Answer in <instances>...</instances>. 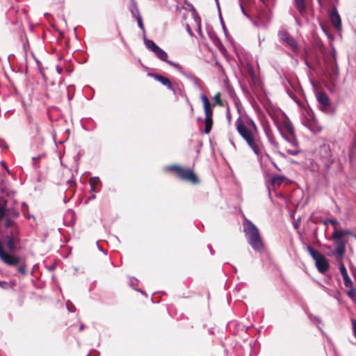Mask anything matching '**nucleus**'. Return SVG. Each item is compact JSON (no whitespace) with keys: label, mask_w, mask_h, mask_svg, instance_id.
Instances as JSON below:
<instances>
[{"label":"nucleus","mask_w":356,"mask_h":356,"mask_svg":"<svg viewBox=\"0 0 356 356\" xmlns=\"http://www.w3.org/2000/svg\"><path fill=\"white\" fill-rule=\"evenodd\" d=\"M261 1H263V2H264V1H265V0H261Z\"/></svg>","instance_id":"obj_39"},{"label":"nucleus","mask_w":356,"mask_h":356,"mask_svg":"<svg viewBox=\"0 0 356 356\" xmlns=\"http://www.w3.org/2000/svg\"><path fill=\"white\" fill-rule=\"evenodd\" d=\"M13 224V222L8 218L6 219V227H11Z\"/></svg>","instance_id":"obj_30"},{"label":"nucleus","mask_w":356,"mask_h":356,"mask_svg":"<svg viewBox=\"0 0 356 356\" xmlns=\"http://www.w3.org/2000/svg\"><path fill=\"white\" fill-rule=\"evenodd\" d=\"M352 234V232L348 229H335L332 234L334 249L331 250L330 252L328 253V255H336L337 257L343 258L347 243L346 236Z\"/></svg>","instance_id":"obj_3"},{"label":"nucleus","mask_w":356,"mask_h":356,"mask_svg":"<svg viewBox=\"0 0 356 356\" xmlns=\"http://www.w3.org/2000/svg\"><path fill=\"white\" fill-rule=\"evenodd\" d=\"M5 215V206L0 207V219H1Z\"/></svg>","instance_id":"obj_28"},{"label":"nucleus","mask_w":356,"mask_h":356,"mask_svg":"<svg viewBox=\"0 0 356 356\" xmlns=\"http://www.w3.org/2000/svg\"><path fill=\"white\" fill-rule=\"evenodd\" d=\"M136 12H137L136 19H137L138 25L140 28V29L144 30V26H143V22H142V18H141L137 8H136Z\"/></svg>","instance_id":"obj_23"},{"label":"nucleus","mask_w":356,"mask_h":356,"mask_svg":"<svg viewBox=\"0 0 356 356\" xmlns=\"http://www.w3.org/2000/svg\"><path fill=\"white\" fill-rule=\"evenodd\" d=\"M155 79L161 83L163 86H167L170 90H171L175 92V90L173 88V86H172L170 79H168V78H166V77H165L163 76H161V75H156V76H155Z\"/></svg>","instance_id":"obj_15"},{"label":"nucleus","mask_w":356,"mask_h":356,"mask_svg":"<svg viewBox=\"0 0 356 356\" xmlns=\"http://www.w3.org/2000/svg\"><path fill=\"white\" fill-rule=\"evenodd\" d=\"M297 9L300 13L306 10V5L304 0H294Z\"/></svg>","instance_id":"obj_18"},{"label":"nucleus","mask_w":356,"mask_h":356,"mask_svg":"<svg viewBox=\"0 0 356 356\" xmlns=\"http://www.w3.org/2000/svg\"><path fill=\"white\" fill-rule=\"evenodd\" d=\"M191 111H193V106H191Z\"/></svg>","instance_id":"obj_38"},{"label":"nucleus","mask_w":356,"mask_h":356,"mask_svg":"<svg viewBox=\"0 0 356 356\" xmlns=\"http://www.w3.org/2000/svg\"><path fill=\"white\" fill-rule=\"evenodd\" d=\"M307 250L313 259L315 261L316 266L318 270L321 273H325L329 270L330 264L324 255L315 250L310 245L307 247Z\"/></svg>","instance_id":"obj_6"},{"label":"nucleus","mask_w":356,"mask_h":356,"mask_svg":"<svg viewBox=\"0 0 356 356\" xmlns=\"http://www.w3.org/2000/svg\"><path fill=\"white\" fill-rule=\"evenodd\" d=\"M187 29H188V31L189 33H190L191 35H192L191 30V29L189 28V26H188V27H187Z\"/></svg>","instance_id":"obj_35"},{"label":"nucleus","mask_w":356,"mask_h":356,"mask_svg":"<svg viewBox=\"0 0 356 356\" xmlns=\"http://www.w3.org/2000/svg\"><path fill=\"white\" fill-rule=\"evenodd\" d=\"M244 232L251 247L257 251L264 248L262 238L257 227L249 220H245L243 225Z\"/></svg>","instance_id":"obj_4"},{"label":"nucleus","mask_w":356,"mask_h":356,"mask_svg":"<svg viewBox=\"0 0 356 356\" xmlns=\"http://www.w3.org/2000/svg\"><path fill=\"white\" fill-rule=\"evenodd\" d=\"M316 99L318 102L323 108H325L330 105V99L328 96L324 92H318L316 95Z\"/></svg>","instance_id":"obj_14"},{"label":"nucleus","mask_w":356,"mask_h":356,"mask_svg":"<svg viewBox=\"0 0 356 356\" xmlns=\"http://www.w3.org/2000/svg\"><path fill=\"white\" fill-rule=\"evenodd\" d=\"M0 259L8 266H17L20 264V257L13 254L6 253L3 247V243L0 241Z\"/></svg>","instance_id":"obj_9"},{"label":"nucleus","mask_w":356,"mask_h":356,"mask_svg":"<svg viewBox=\"0 0 356 356\" xmlns=\"http://www.w3.org/2000/svg\"><path fill=\"white\" fill-rule=\"evenodd\" d=\"M17 234H18V232L17 230H16L15 233H13V231H12L10 232V234L7 235L6 237V245L8 250L10 252H13L15 249V243H16V241L17 240Z\"/></svg>","instance_id":"obj_11"},{"label":"nucleus","mask_w":356,"mask_h":356,"mask_svg":"<svg viewBox=\"0 0 356 356\" xmlns=\"http://www.w3.org/2000/svg\"><path fill=\"white\" fill-rule=\"evenodd\" d=\"M356 148V140H355V141L353 142V144L352 145V147H350V150H349V156L351 158L353 155V151L354 149Z\"/></svg>","instance_id":"obj_27"},{"label":"nucleus","mask_w":356,"mask_h":356,"mask_svg":"<svg viewBox=\"0 0 356 356\" xmlns=\"http://www.w3.org/2000/svg\"><path fill=\"white\" fill-rule=\"evenodd\" d=\"M236 129L239 135L247 143L254 153L258 156L262 154L263 144L259 135V130L255 122L248 118L245 122L239 116L235 122Z\"/></svg>","instance_id":"obj_1"},{"label":"nucleus","mask_w":356,"mask_h":356,"mask_svg":"<svg viewBox=\"0 0 356 356\" xmlns=\"http://www.w3.org/2000/svg\"><path fill=\"white\" fill-rule=\"evenodd\" d=\"M171 170H175L179 177L185 181L196 184L198 181L197 176L191 169H185L179 165H172L169 167Z\"/></svg>","instance_id":"obj_8"},{"label":"nucleus","mask_w":356,"mask_h":356,"mask_svg":"<svg viewBox=\"0 0 356 356\" xmlns=\"http://www.w3.org/2000/svg\"><path fill=\"white\" fill-rule=\"evenodd\" d=\"M324 225H327L328 224H330L334 227V229H337V226L339 225V222L337 220H332L329 219L327 220H325L323 222Z\"/></svg>","instance_id":"obj_22"},{"label":"nucleus","mask_w":356,"mask_h":356,"mask_svg":"<svg viewBox=\"0 0 356 356\" xmlns=\"http://www.w3.org/2000/svg\"><path fill=\"white\" fill-rule=\"evenodd\" d=\"M13 216H15V217H17L19 214H18V213H17V212H16V211H13Z\"/></svg>","instance_id":"obj_33"},{"label":"nucleus","mask_w":356,"mask_h":356,"mask_svg":"<svg viewBox=\"0 0 356 356\" xmlns=\"http://www.w3.org/2000/svg\"><path fill=\"white\" fill-rule=\"evenodd\" d=\"M352 328L354 336L356 337V320L354 318L351 319Z\"/></svg>","instance_id":"obj_26"},{"label":"nucleus","mask_w":356,"mask_h":356,"mask_svg":"<svg viewBox=\"0 0 356 356\" xmlns=\"http://www.w3.org/2000/svg\"><path fill=\"white\" fill-rule=\"evenodd\" d=\"M342 278H343V283H344V285L346 287L350 288L351 286H353V282L351 281L348 275L343 277Z\"/></svg>","instance_id":"obj_21"},{"label":"nucleus","mask_w":356,"mask_h":356,"mask_svg":"<svg viewBox=\"0 0 356 356\" xmlns=\"http://www.w3.org/2000/svg\"><path fill=\"white\" fill-rule=\"evenodd\" d=\"M279 129L282 136L290 146V147H285L286 152L293 156L298 154L300 152L298 142L292 124L289 122L285 121Z\"/></svg>","instance_id":"obj_2"},{"label":"nucleus","mask_w":356,"mask_h":356,"mask_svg":"<svg viewBox=\"0 0 356 356\" xmlns=\"http://www.w3.org/2000/svg\"><path fill=\"white\" fill-rule=\"evenodd\" d=\"M145 44L146 47L154 53V54L162 61L166 62L179 72H182V67L180 65L168 60L167 53L161 49L153 40H145Z\"/></svg>","instance_id":"obj_5"},{"label":"nucleus","mask_w":356,"mask_h":356,"mask_svg":"<svg viewBox=\"0 0 356 356\" xmlns=\"http://www.w3.org/2000/svg\"><path fill=\"white\" fill-rule=\"evenodd\" d=\"M97 181H99V180L96 179V178H92L90 180V184H91L92 187L93 188L95 184H96Z\"/></svg>","instance_id":"obj_29"},{"label":"nucleus","mask_w":356,"mask_h":356,"mask_svg":"<svg viewBox=\"0 0 356 356\" xmlns=\"http://www.w3.org/2000/svg\"><path fill=\"white\" fill-rule=\"evenodd\" d=\"M320 158L327 169H329L331 165L335 161V156L332 150L328 144H323L319 149Z\"/></svg>","instance_id":"obj_7"},{"label":"nucleus","mask_w":356,"mask_h":356,"mask_svg":"<svg viewBox=\"0 0 356 356\" xmlns=\"http://www.w3.org/2000/svg\"><path fill=\"white\" fill-rule=\"evenodd\" d=\"M213 99L215 101L216 104L222 105L220 92H218L214 95Z\"/></svg>","instance_id":"obj_25"},{"label":"nucleus","mask_w":356,"mask_h":356,"mask_svg":"<svg viewBox=\"0 0 356 356\" xmlns=\"http://www.w3.org/2000/svg\"><path fill=\"white\" fill-rule=\"evenodd\" d=\"M83 325H81L80 327V330H83Z\"/></svg>","instance_id":"obj_37"},{"label":"nucleus","mask_w":356,"mask_h":356,"mask_svg":"<svg viewBox=\"0 0 356 356\" xmlns=\"http://www.w3.org/2000/svg\"><path fill=\"white\" fill-rule=\"evenodd\" d=\"M272 164H273V166H274L275 168H276L277 170H280V169L278 168V167L277 166V165H276L273 161L272 162Z\"/></svg>","instance_id":"obj_34"},{"label":"nucleus","mask_w":356,"mask_h":356,"mask_svg":"<svg viewBox=\"0 0 356 356\" xmlns=\"http://www.w3.org/2000/svg\"><path fill=\"white\" fill-rule=\"evenodd\" d=\"M330 20L332 25L337 29H341V17L336 8H333L330 13Z\"/></svg>","instance_id":"obj_12"},{"label":"nucleus","mask_w":356,"mask_h":356,"mask_svg":"<svg viewBox=\"0 0 356 356\" xmlns=\"http://www.w3.org/2000/svg\"><path fill=\"white\" fill-rule=\"evenodd\" d=\"M284 180L285 177L284 176L275 175L272 177L271 183L274 186H280Z\"/></svg>","instance_id":"obj_17"},{"label":"nucleus","mask_w":356,"mask_h":356,"mask_svg":"<svg viewBox=\"0 0 356 356\" xmlns=\"http://www.w3.org/2000/svg\"><path fill=\"white\" fill-rule=\"evenodd\" d=\"M280 38L285 42L289 46L293 49H298V44L296 40L285 31H280L278 33Z\"/></svg>","instance_id":"obj_10"},{"label":"nucleus","mask_w":356,"mask_h":356,"mask_svg":"<svg viewBox=\"0 0 356 356\" xmlns=\"http://www.w3.org/2000/svg\"><path fill=\"white\" fill-rule=\"evenodd\" d=\"M201 99L203 103L205 118H212L213 111L211 105L206 95H201Z\"/></svg>","instance_id":"obj_13"},{"label":"nucleus","mask_w":356,"mask_h":356,"mask_svg":"<svg viewBox=\"0 0 356 356\" xmlns=\"http://www.w3.org/2000/svg\"><path fill=\"white\" fill-rule=\"evenodd\" d=\"M347 295L352 300L356 302V289L353 286L349 288Z\"/></svg>","instance_id":"obj_20"},{"label":"nucleus","mask_w":356,"mask_h":356,"mask_svg":"<svg viewBox=\"0 0 356 356\" xmlns=\"http://www.w3.org/2000/svg\"><path fill=\"white\" fill-rule=\"evenodd\" d=\"M3 283L1 281H0V287L3 288Z\"/></svg>","instance_id":"obj_36"},{"label":"nucleus","mask_w":356,"mask_h":356,"mask_svg":"<svg viewBox=\"0 0 356 356\" xmlns=\"http://www.w3.org/2000/svg\"><path fill=\"white\" fill-rule=\"evenodd\" d=\"M241 10H242L243 13L245 15L248 16V15H247V14L245 13V10H244V8H243V6H242V5H241Z\"/></svg>","instance_id":"obj_32"},{"label":"nucleus","mask_w":356,"mask_h":356,"mask_svg":"<svg viewBox=\"0 0 356 356\" xmlns=\"http://www.w3.org/2000/svg\"><path fill=\"white\" fill-rule=\"evenodd\" d=\"M337 261L339 264V271H340V273H341L342 277L348 275V272H347L345 265L343 262V258L337 257Z\"/></svg>","instance_id":"obj_16"},{"label":"nucleus","mask_w":356,"mask_h":356,"mask_svg":"<svg viewBox=\"0 0 356 356\" xmlns=\"http://www.w3.org/2000/svg\"><path fill=\"white\" fill-rule=\"evenodd\" d=\"M212 118H205L204 119V132L206 134H209L211 129L212 127Z\"/></svg>","instance_id":"obj_19"},{"label":"nucleus","mask_w":356,"mask_h":356,"mask_svg":"<svg viewBox=\"0 0 356 356\" xmlns=\"http://www.w3.org/2000/svg\"><path fill=\"white\" fill-rule=\"evenodd\" d=\"M26 265L24 264H22L19 267H18V271L23 275H26Z\"/></svg>","instance_id":"obj_24"},{"label":"nucleus","mask_w":356,"mask_h":356,"mask_svg":"<svg viewBox=\"0 0 356 356\" xmlns=\"http://www.w3.org/2000/svg\"><path fill=\"white\" fill-rule=\"evenodd\" d=\"M67 308H68V310H69L70 312H74V310H72V309H71L70 308V306H69V303H68V302H67Z\"/></svg>","instance_id":"obj_31"}]
</instances>
